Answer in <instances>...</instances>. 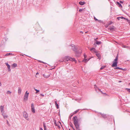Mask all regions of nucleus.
I'll return each mask as SVG.
<instances>
[{
  "mask_svg": "<svg viewBox=\"0 0 130 130\" xmlns=\"http://www.w3.org/2000/svg\"><path fill=\"white\" fill-rule=\"evenodd\" d=\"M94 19L96 21L98 20L97 19H96L95 17H94Z\"/></svg>",
  "mask_w": 130,
  "mask_h": 130,
  "instance_id": "a18cd8bd",
  "label": "nucleus"
},
{
  "mask_svg": "<svg viewBox=\"0 0 130 130\" xmlns=\"http://www.w3.org/2000/svg\"><path fill=\"white\" fill-rule=\"evenodd\" d=\"M55 104L56 106V107L58 109V108L59 107H58V104L57 103H56V104Z\"/></svg>",
  "mask_w": 130,
  "mask_h": 130,
  "instance_id": "c756f323",
  "label": "nucleus"
},
{
  "mask_svg": "<svg viewBox=\"0 0 130 130\" xmlns=\"http://www.w3.org/2000/svg\"><path fill=\"white\" fill-rule=\"evenodd\" d=\"M120 2L121 3H123V2L122 1H120Z\"/></svg>",
  "mask_w": 130,
  "mask_h": 130,
  "instance_id": "de8ad7c7",
  "label": "nucleus"
},
{
  "mask_svg": "<svg viewBox=\"0 0 130 130\" xmlns=\"http://www.w3.org/2000/svg\"><path fill=\"white\" fill-rule=\"evenodd\" d=\"M54 124H55V125L56 126H57V124H56V122H55L54 123Z\"/></svg>",
  "mask_w": 130,
  "mask_h": 130,
  "instance_id": "c03bdc74",
  "label": "nucleus"
},
{
  "mask_svg": "<svg viewBox=\"0 0 130 130\" xmlns=\"http://www.w3.org/2000/svg\"><path fill=\"white\" fill-rule=\"evenodd\" d=\"M35 91H36V93L37 94V93L39 92V90H37L36 89H35Z\"/></svg>",
  "mask_w": 130,
  "mask_h": 130,
  "instance_id": "cd10ccee",
  "label": "nucleus"
},
{
  "mask_svg": "<svg viewBox=\"0 0 130 130\" xmlns=\"http://www.w3.org/2000/svg\"><path fill=\"white\" fill-rule=\"evenodd\" d=\"M43 76L45 78H48L50 76V75H46L44 74H43Z\"/></svg>",
  "mask_w": 130,
  "mask_h": 130,
  "instance_id": "412c9836",
  "label": "nucleus"
},
{
  "mask_svg": "<svg viewBox=\"0 0 130 130\" xmlns=\"http://www.w3.org/2000/svg\"><path fill=\"white\" fill-rule=\"evenodd\" d=\"M78 110H79L78 109V110H77L76 111H75L74 113H73V114H75V113H76L77 112H78Z\"/></svg>",
  "mask_w": 130,
  "mask_h": 130,
  "instance_id": "c9c22d12",
  "label": "nucleus"
},
{
  "mask_svg": "<svg viewBox=\"0 0 130 130\" xmlns=\"http://www.w3.org/2000/svg\"><path fill=\"white\" fill-rule=\"evenodd\" d=\"M29 93L27 92V91H26L25 93V94L24 97V100L26 101L28 100V97Z\"/></svg>",
  "mask_w": 130,
  "mask_h": 130,
  "instance_id": "20e7f679",
  "label": "nucleus"
},
{
  "mask_svg": "<svg viewBox=\"0 0 130 130\" xmlns=\"http://www.w3.org/2000/svg\"><path fill=\"white\" fill-rule=\"evenodd\" d=\"M12 54L11 53H7V54L6 55V56H9V55H12Z\"/></svg>",
  "mask_w": 130,
  "mask_h": 130,
  "instance_id": "c85d7f7f",
  "label": "nucleus"
},
{
  "mask_svg": "<svg viewBox=\"0 0 130 130\" xmlns=\"http://www.w3.org/2000/svg\"><path fill=\"white\" fill-rule=\"evenodd\" d=\"M79 4L81 5H82L84 4L85 3L84 2H79Z\"/></svg>",
  "mask_w": 130,
  "mask_h": 130,
  "instance_id": "6ab92c4d",
  "label": "nucleus"
},
{
  "mask_svg": "<svg viewBox=\"0 0 130 130\" xmlns=\"http://www.w3.org/2000/svg\"><path fill=\"white\" fill-rule=\"evenodd\" d=\"M11 92H10V91H8L7 92V94H11Z\"/></svg>",
  "mask_w": 130,
  "mask_h": 130,
  "instance_id": "bb28decb",
  "label": "nucleus"
},
{
  "mask_svg": "<svg viewBox=\"0 0 130 130\" xmlns=\"http://www.w3.org/2000/svg\"><path fill=\"white\" fill-rule=\"evenodd\" d=\"M96 55L98 57V58L99 60H100L101 58V55L100 54V53L99 52H98L96 54Z\"/></svg>",
  "mask_w": 130,
  "mask_h": 130,
  "instance_id": "423d86ee",
  "label": "nucleus"
},
{
  "mask_svg": "<svg viewBox=\"0 0 130 130\" xmlns=\"http://www.w3.org/2000/svg\"><path fill=\"white\" fill-rule=\"evenodd\" d=\"M12 66L14 67H15L17 66V64L15 63H13L12 65Z\"/></svg>",
  "mask_w": 130,
  "mask_h": 130,
  "instance_id": "393cba45",
  "label": "nucleus"
},
{
  "mask_svg": "<svg viewBox=\"0 0 130 130\" xmlns=\"http://www.w3.org/2000/svg\"><path fill=\"white\" fill-rule=\"evenodd\" d=\"M106 67V66H102V67L100 68V70H102L105 67Z\"/></svg>",
  "mask_w": 130,
  "mask_h": 130,
  "instance_id": "a878e982",
  "label": "nucleus"
},
{
  "mask_svg": "<svg viewBox=\"0 0 130 130\" xmlns=\"http://www.w3.org/2000/svg\"><path fill=\"white\" fill-rule=\"evenodd\" d=\"M31 109L32 111L34 113H35V110L34 109V104L33 103H32L31 104Z\"/></svg>",
  "mask_w": 130,
  "mask_h": 130,
  "instance_id": "0eeeda50",
  "label": "nucleus"
},
{
  "mask_svg": "<svg viewBox=\"0 0 130 130\" xmlns=\"http://www.w3.org/2000/svg\"><path fill=\"white\" fill-rule=\"evenodd\" d=\"M95 53H97L98 52L96 51V50H95V49L94 48V50L93 51Z\"/></svg>",
  "mask_w": 130,
  "mask_h": 130,
  "instance_id": "72a5a7b5",
  "label": "nucleus"
},
{
  "mask_svg": "<svg viewBox=\"0 0 130 130\" xmlns=\"http://www.w3.org/2000/svg\"><path fill=\"white\" fill-rule=\"evenodd\" d=\"M39 130H43V129L42 128L40 127V128Z\"/></svg>",
  "mask_w": 130,
  "mask_h": 130,
  "instance_id": "37998d69",
  "label": "nucleus"
},
{
  "mask_svg": "<svg viewBox=\"0 0 130 130\" xmlns=\"http://www.w3.org/2000/svg\"><path fill=\"white\" fill-rule=\"evenodd\" d=\"M76 130H80L79 127H76Z\"/></svg>",
  "mask_w": 130,
  "mask_h": 130,
  "instance_id": "473e14b6",
  "label": "nucleus"
},
{
  "mask_svg": "<svg viewBox=\"0 0 130 130\" xmlns=\"http://www.w3.org/2000/svg\"><path fill=\"white\" fill-rule=\"evenodd\" d=\"M96 86L95 85L94 88L95 89V90H96V92H98L99 91H101L99 89H98V88H96Z\"/></svg>",
  "mask_w": 130,
  "mask_h": 130,
  "instance_id": "2eb2a0df",
  "label": "nucleus"
},
{
  "mask_svg": "<svg viewBox=\"0 0 130 130\" xmlns=\"http://www.w3.org/2000/svg\"><path fill=\"white\" fill-rule=\"evenodd\" d=\"M117 4L118 5L119 7H122V5L119 2H117Z\"/></svg>",
  "mask_w": 130,
  "mask_h": 130,
  "instance_id": "aec40b11",
  "label": "nucleus"
},
{
  "mask_svg": "<svg viewBox=\"0 0 130 130\" xmlns=\"http://www.w3.org/2000/svg\"><path fill=\"white\" fill-rule=\"evenodd\" d=\"M82 9H79V12H81L82 11Z\"/></svg>",
  "mask_w": 130,
  "mask_h": 130,
  "instance_id": "ea45409f",
  "label": "nucleus"
},
{
  "mask_svg": "<svg viewBox=\"0 0 130 130\" xmlns=\"http://www.w3.org/2000/svg\"><path fill=\"white\" fill-rule=\"evenodd\" d=\"M100 114L104 118H105L106 117V115L104 114H103L101 113H100Z\"/></svg>",
  "mask_w": 130,
  "mask_h": 130,
  "instance_id": "b1692460",
  "label": "nucleus"
},
{
  "mask_svg": "<svg viewBox=\"0 0 130 130\" xmlns=\"http://www.w3.org/2000/svg\"><path fill=\"white\" fill-rule=\"evenodd\" d=\"M121 18V19H126L127 21H128V22H129V23H130V21H129L128 19H126L125 18L123 17H120Z\"/></svg>",
  "mask_w": 130,
  "mask_h": 130,
  "instance_id": "5701e85b",
  "label": "nucleus"
},
{
  "mask_svg": "<svg viewBox=\"0 0 130 130\" xmlns=\"http://www.w3.org/2000/svg\"><path fill=\"white\" fill-rule=\"evenodd\" d=\"M40 95L42 96H44V95L43 94H40Z\"/></svg>",
  "mask_w": 130,
  "mask_h": 130,
  "instance_id": "09e8293b",
  "label": "nucleus"
},
{
  "mask_svg": "<svg viewBox=\"0 0 130 130\" xmlns=\"http://www.w3.org/2000/svg\"><path fill=\"white\" fill-rule=\"evenodd\" d=\"M114 69L115 70H116V69H119V70H123L124 69H123L122 68H120L119 67H115L114 68Z\"/></svg>",
  "mask_w": 130,
  "mask_h": 130,
  "instance_id": "a211bd4d",
  "label": "nucleus"
},
{
  "mask_svg": "<svg viewBox=\"0 0 130 130\" xmlns=\"http://www.w3.org/2000/svg\"><path fill=\"white\" fill-rule=\"evenodd\" d=\"M22 90L21 87H19L18 88V93L19 94H20L21 93Z\"/></svg>",
  "mask_w": 130,
  "mask_h": 130,
  "instance_id": "f8f14e48",
  "label": "nucleus"
},
{
  "mask_svg": "<svg viewBox=\"0 0 130 130\" xmlns=\"http://www.w3.org/2000/svg\"><path fill=\"white\" fill-rule=\"evenodd\" d=\"M73 121L74 122V124L76 127H79V124L78 123V120L77 119V117L76 116L73 117Z\"/></svg>",
  "mask_w": 130,
  "mask_h": 130,
  "instance_id": "f03ea898",
  "label": "nucleus"
},
{
  "mask_svg": "<svg viewBox=\"0 0 130 130\" xmlns=\"http://www.w3.org/2000/svg\"><path fill=\"white\" fill-rule=\"evenodd\" d=\"M72 116H73V115H71V117Z\"/></svg>",
  "mask_w": 130,
  "mask_h": 130,
  "instance_id": "864d4df0",
  "label": "nucleus"
},
{
  "mask_svg": "<svg viewBox=\"0 0 130 130\" xmlns=\"http://www.w3.org/2000/svg\"><path fill=\"white\" fill-rule=\"evenodd\" d=\"M117 19L118 20H120V19H121V18L120 17H118L117 18Z\"/></svg>",
  "mask_w": 130,
  "mask_h": 130,
  "instance_id": "4c0bfd02",
  "label": "nucleus"
},
{
  "mask_svg": "<svg viewBox=\"0 0 130 130\" xmlns=\"http://www.w3.org/2000/svg\"><path fill=\"white\" fill-rule=\"evenodd\" d=\"M74 130H75V129H74Z\"/></svg>",
  "mask_w": 130,
  "mask_h": 130,
  "instance_id": "5fc2aeb1",
  "label": "nucleus"
},
{
  "mask_svg": "<svg viewBox=\"0 0 130 130\" xmlns=\"http://www.w3.org/2000/svg\"><path fill=\"white\" fill-rule=\"evenodd\" d=\"M84 58H86L87 57L86 55H85V54H84Z\"/></svg>",
  "mask_w": 130,
  "mask_h": 130,
  "instance_id": "e433bc0d",
  "label": "nucleus"
},
{
  "mask_svg": "<svg viewBox=\"0 0 130 130\" xmlns=\"http://www.w3.org/2000/svg\"><path fill=\"white\" fill-rule=\"evenodd\" d=\"M118 55L116 57L115 59L113 62V64L111 66L112 67H116L117 66L118 63Z\"/></svg>",
  "mask_w": 130,
  "mask_h": 130,
  "instance_id": "7ed1b4c3",
  "label": "nucleus"
},
{
  "mask_svg": "<svg viewBox=\"0 0 130 130\" xmlns=\"http://www.w3.org/2000/svg\"><path fill=\"white\" fill-rule=\"evenodd\" d=\"M98 38H94V40L95 41H97V40L98 39Z\"/></svg>",
  "mask_w": 130,
  "mask_h": 130,
  "instance_id": "58836bf2",
  "label": "nucleus"
},
{
  "mask_svg": "<svg viewBox=\"0 0 130 130\" xmlns=\"http://www.w3.org/2000/svg\"><path fill=\"white\" fill-rule=\"evenodd\" d=\"M69 61H74L76 62V60L74 58H72L69 56H66L63 58L61 59L59 61L60 62H64L66 63H68Z\"/></svg>",
  "mask_w": 130,
  "mask_h": 130,
  "instance_id": "f257e3e1",
  "label": "nucleus"
},
{
  "mask_svg": "<svg viewBox=\"0 0 130 130\" xmlns=\"http://www.w3.org/2000/svg\"><path fill=\"white\" fill-rule=\"evenodd\" d=\"M43 124L44 130H47L46 126L45 125V123L44 122H43Z\"/></svg>",
  "mask_w": 130,
  "mask_h": 130,
  "instance_id": "4468645a",
  "label": "nucleus"
},
{
  "mask_svg": "<svg viewBox=\"0 0 130 130\" xmlns=\"http://www.w3.org/2000/svg\"><path fill=\"white\" fill-rule=\"evenodd\" d=\"M39 62H41L43 63H45L44 62H42V61H39Z\"/></svg>",
  "mask_w": 130,
  "mask_h": 130,
  "instance_id": "79ce46f5",
  "label": "nucleus"
},
{
  "mask_svg": "<svg viewBox=\"0 0 130 130\" xmlns=\"http://www.w3.org/2000/svg\"><path fill=\"white\" fill-rule=\"evenodd\" d=\"M23 117H25L26 119H27L28 118V116L27 113L25 111H24L23 112Z\"/></svg>",
  "mask_w": 130,
  "mask_h": 130,
  "instance_id": "39448f33",
  "label": "nucleus"
},
{
  "mask_svg": "<svg viewBox=\"0 0 130 130\" xmlns=\"http://www.w3.org/2000/svg\"><path fill=\"white\" fill-rule=\"evenodd\" d=\"M4 106L2 105H1L0 106V109L1 112L2 113L4 112Z\"/></svg>",
  "mask_w": 130,
  "mask_h": 130,
  "instance_id": "6e6552de",
  "label": "nucleus"
},
{
  "mask_svg": "<svg viewBox=\"0 0 130 130\" xmlns=\"http://www.w3.org/2000/svg\"><path fill=\"white\" fill-rule=\"evenodd\" d=\"M129 85L130 86V83L129 84Z\"/></svg>",
  "mask_w": 130,
  "mask_h": 130,
  "instance_id": "3c124183",
  "label": "nucleus"
},
{
  "mask_svg": "<svg viewBox=\"0 0 130 130\" xmlns=\"http://www.w3.org/2000/svg\"><path fill=\"white\" fill-rule=\"evenodd\" d=\"M90 59H88V60L87 59L84 58V59L82 61L84 62H86L87 61H89Z\"/></svg>",
  "mask_w": 130,
  "mask_h": 130,
  "instance_id": "dca6fc26",
  "label": "nucleus"
},
{
  "mask_svg": "<svg viewBox=\"0 0 130 130\" xmlns=\"http://www.w3.org/2000/svg\"><path fill=\"white\" fill-rule=\"evenodd\" d=\"M57 100H56V101H55V104H56V103H57Z\"/></svg>",
  "mask_w": 130,
  "mask_h": 130,
  "instance_id": "49530a36",
  "label": "nucleus"
},
{
  "mask_svg": "<svg viewBox=\"0 0 130 130\" xmlns=\"http://www.w3.org/2000/svg\"><path fill=\"white\" fill-rule=\"evenodd\" d=\"M2 115L3 117L4 118V119H6L7 118L8 116L5 113H2Z\"/></svg>",
  "mask_w": 130,
  "mask_h": 130,
  "instance_id": "9d476101",
  "label": "nucleus"
},
{
  "mask_svg": "<svg viewBox=\"0 0 130 130\" xmlns=\"http://www.w3.org/2000/svg\"><path fill=\"white\" fill-rule=\"evenodd\" d=\"M126 90H127V91L129 92H130V89L126 88Z\"/></svg>",
  "mask_w": 130,
  "mask_h": 130,
  "instance_id": "2f4dec72",
  "label": "nucleus"
},
{
  "mask_svg": "<svg viewBox=\"0 0 130 130\" xmlns=\"http://www.w3.org/2000/svg\"><path fill=\"white\" fill-rule=\"evenodd\" d=\"M114 28L115 27L113 26L110 27L108 29L110 31H113L114 30Z\"/></svg>",
  "mask_w": 130,
  "mask_h": 130,
  "instance_id": "9b49d317",
  "label": "nucleus"
},
{
  "mask_svg": "<svg viewBox=\"0 0 130 130\" xmlns=\"http://www.w3.org/2000/svg\"><path fill=\"white\" fill-rule=\"evenodd\" d=\"M121 82V81H119V82Z\"/></svg>",
  "mask_w": 130,
  "mask_h": 130,
  "instance_id": "603ef678",
  "label": "nucleus"
},
{
  "mask_svg": "<svg viewBox=\"0 0 130 130\" xmlns=\"http://www.w3.org/2000/svg\"><path fill=\"white\" fill-rule=\"evenodd\" d=\"M122 47H123L124 48H127L128 47L127 46H126L124 45H123L122 46Z\"/></svg>",
  "mask_w": 130,
  "mask_h": 130,
  "instance_id": "7c9ffc66",
  "label": "nucleus"
},
{
  "mask_svg": "<svg viewBox=\"0 0 130 130\" xmlns=\"http://www.w3.org/2000/svg\"><path fill=\"white\" fill-rule=\"evenodd\" d=\"M39 74V73H38V72H37V73H36V75H37V74Z\"/></svg>",
  "mask_w": 130,
  "mask_h": 130,
  "instance_id": "8fccbe9b",
  "label": "nucleus"
},
{
  "mask_svg": "<svg viewBox=\"0 0 130 130\" xmlns=\"http://www.w3.org/2000/svg\"><path fill=\"white\" fill-rule=\"evenodd\" d=\"M7 124L9 126V124L8 121V120H7Z\"/></svg>",
  "mask_w": 130,
  "mask_h": 130,
  "instance_id": "a19ab883",
  "label": "nucleus"
},
{
  "mask_svg": "<svg viewBox=\"0 0 130 130\" xmlns=\"http://www.w3.org/2000/svg\"><path fill=\"white\" fill-rule=\"evenodd\" d=\"M94 48H91L90 49V50L91 51H93L94 50Z\"/></svg>",
  "mask_w": 130,
  "mask_h": 130,
  "instance_id": "f704fd0d",
  "label": "nucleus"
},
{
  "mask_svg": "<svg viewBox=\"0 0 130 130\" xmlns=\"http://www.w3.org/2000/svg\"><path fill=\"white\" fill-rule=\"evenodd\" d=\"M72 49L74 51H75L76 50V48L75 47L74 45H72Z\"/></svg>",
  "mask_w": 130,
  "mask_h": 130,
  "instance_id": "4be33fe9",
  "label": "nucleus"
},
{
  "mask_svg": "<svg viewBox=\"0 0 130 130\" xmlns=\"http://www.w3.org/2000/svg\"><path fill=\"white\" fill-rule=\"evenodd\" d=\"M101 43V42L100 41H95V43H96V44L98 45H100V44Z\"/></svg>",
  "mask_w": 130,
  "mask_h": 130,
  "instance_id": "f3484780",
  "label": "nucleus"
},
{
  "mask_svg": "<svg viewBox=\"0 0 130 130\" xmlns=\"http://www.w3.org/2000/svg\"><path fill=\"white\" fill-rule=\"evenodd\" d=\"M5 64L7 66L8 71H11V69H10V66L7 63H6Z\"/></svg>",
  "mask_w": 130,
  "mask_h": 130,
  "instance_id": "1a4fd4ad",
  "label": "nucleus"
},
{
  "mask_svg": "<svg viewBox=\"0 0 130 130\" xmlns=\"http://www.w3.org/2000/svg\"><path fill=\"white\" fill-rule=\"evenodd\" d=\"M76 52V54H77V53H78V54H79V55H79L80 54L82 53L81 50H79L78 51H77Z\"/></svg>",
  "mask_w": 130,
  "mask_h": 130,
  "instance_id": "ddd939ff",
  "label": "nucleus"
}]
</instances>
